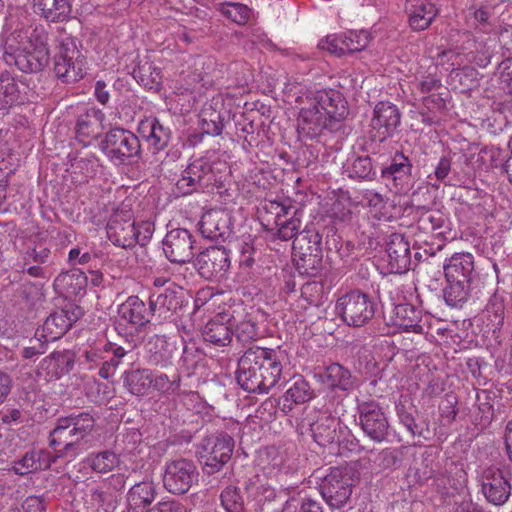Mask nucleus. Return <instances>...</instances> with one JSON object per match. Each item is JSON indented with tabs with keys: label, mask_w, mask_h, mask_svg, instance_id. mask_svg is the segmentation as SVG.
Instances as JSON below:
<instances>
[{
	"label": "nucleus",
	"mask_w": 512,
	"mask_h": 512,
	"mask_svg": "<svg viewBox=\"0 0 512 512\" xmlns=\"http://www.w3.org/2000/svg\"><path fill=\"white\" fill-rule=\"evenodd\" d=\"M135 223L130 221L120 222L111 220L107 225V236L110 241L119 247L128 248L135 243Z\"/></svg>",
	"instance_id": "35"
},
{
	"label": "nucleus",
	"mask_w": 512,
	"mask_h": 512,
	"mask_svg": "<svg viewBox=\"0 0 512 512\" xmlns=\"http://www.w3.org/2000/svg\"><path fill=\"white\" fill-rule=\"evenodd\" d=\"M482 492L494 505H503L511 494V485L505 473L495 467L486 468L481 475Z\"/></svg>",
	"instance_id": "15"
},
{
	"label": "nucleus",
	"mask_w": 512,
	"mask_h": 512,
	"mask_svg": "<svg viewBox=\"0 0 512 512\" xmlns=\"http://www.w3.org/2000/svg\"><path fill=\"white\" fill-rule=\"evenodd\" d=\"M266 209L269 213L275 216V225L278 224V222H282L286 219H289L288 217H291L294 211H298L291 205L278 201L269 202V204L266 206Z\"/></svg>",
	"instance_id": "57"
},
{
	"label": "nucleus",
	"mask_w": 512,
	"mask_h": 512,
	"mask_svg": "<svg viewBox=\"0 0 512 512\" xmlns=\"http://www.w3.org/2000/svg\"><path fill=\"white\" fill-rule=\"evenodd\" d=\"M10 13L4 25L3 59L25 73H36L49 63L48 34L42 25L18 21Z\"/></svg>",
	"instance_id": "1"
},
{
	"label": "nucleus",
	"mask_w": 512,
	"mask_h": 512,
	"mask_svg": "<svg viewBox=\"0 0 512 512\" xmlns=\"http://www.w3.org/2000/svg\"><path fill=\"white\" fill-rule=\"evenodd\" d=\"M347 53H354L365 49L370 42V34L365 30L348 31L343 33Z\"/></svg>",
	"instance_id": "51"
},
{
	"label": "nucleus",
	"mask_w": 512,
	"mask_h": 512,
	"mask_svg": "<svg viewBox=\"0 0 512 512\" xmlns=\"http://www.w3.org/2000/svg\"><path fill=\"white\" fill-rule=\"evenodd\" d=\"M399 124L400 113L394 104L383 101L375 106L371 126L377 140L383 141L392 136Z\"/></svg>",
	"instance_id": "18"
},
{
	"label": "nucleus",
	"mask_w": 512,
	"mask_h": 512,
	"mask_svg": "<svg viewBox=\"0 0 512 512\" xmlns=\"http://www.w3.org/2000/svg\"><path fill=\"white\" fill-rule=\"evenodd\" d=\"M409 24L414 30L429 27L438 11L435 5L427 0H409Z\"/></svg>",
	"instance_id": "32"
},
{
	"label": "nucleus",
	"mask_w": 512,
	"mask_h": 512,
	"mask_svg": "<svg viewBox=\"0 0 512 512\" xmlns=\"http://www.w3.org/2000/svg\"><path fill=\"white\" fill-rule=\"evenodd\" d=\"M105 114L97 108H90L78 117L76 123V139L88 146L101 135L104 129Z\"/></svg>",
	"instance_id": "21"
},
{
	"label": "nucleus",
	"mask_w": 512,
	"mask_h": 512,
	"mask_svg": "<svg viewBox=\"0 0 512 512\" xmlns=\"http://www.w3.org/2000/svg\"><path fill=\"white\" fill-rule=\"evenodd\" d=\"M311 398L309 384L303 380H296L284 395L282 410L285 412L292 410V404H300Z\"/></svg>",
	"instance_id": "42"
},
{
	"label": "nucleus",
	"mask_w": 512,
	"mask_h": 512,
	"mask_svg": "<svg viewBox=\"0 0 512 512\" xmlns=\"http://www.w3.org/2000/svg\"><path fill=\"white\" fill-rule=\"evenodd\" d=\"M152 372L148 369L130 370L123 374V383L135 396H145L151 389Z\"/></svg>",
	"instance_id": "37"
},
{
	"label": "nucleus",
	"mask_w": 512,
	"mask_h": 512,
	"mask_svg": "<svg viewBox=\"0 0 512 512\" xmlns=\"http://www.w3.org/2000/svg\"><path fill=\"white\" fill-rule=\"evenodd\" d=\"M299 112L296 127L299 136L314 138L331 120L344 116L345 106L341 94L333 89L310 90L298 97Z\"/></svg>",
	"instance_id": "3"
},
{
	"label": "nucleus",
	"mask_w": 512,
	"mask_h": 512,
	"mask_svg": "<svg viewBox=\"0 0 512 512\" xmlns=\"http://www.w3.org/2000/svg\"><path fill=\"white\" fill-rule=\"evenodd\" d=\"M150 512H186L184 506L175 501H163L157 505Z\"/></svg>",
	"instance_id": "64"
},
{
	"label": "nucleus",
	"mask_w": 512,
	"mask_h": 512,
	"mask_svg": "<svg viewBox=\"0 0 512 512\" xmlns=\"http://www.w3.org/2000/svg\"><path fill=\"white\" fill-rule=\"evenodd\" d=\"M191 234L186 229H173L163 240L165 256L173 263H186L193 257Z\"/></svg>",
	"instance_id": "17"
},
{
	"label": "nucleus",
	"mask_w": 512,
	"mask_h": 512,
	"mask_svg": "<svg viewBox=\"0 0 512 512\" xmlns=\"http://www.w3.org/2000/svg\"><path fill=\"white\" fill-rule=\"evenodd\" d=\"M198 472L193 462L177 459L166 464L163 483L173 494H184L197 481Z\"/></svg>",
	"instance_id": "12"
},
{
	"label": "nucleus",
	"mask_w": 512,
	"mask_h": 512,
	"mask_svg": "<svg viewBox=\"0 0 512 512\" xmlns=\"http://www.w3.org/2000/svg\"><path fill=\"white\" fill-rule=\"evenodd\" d=\"M183 291L174 284L150 297V310L162 319L169 318L181 307Z\"/></svg>",
	"instance_id": "24"
},
{
	"label": "nucleus",
	"mask_w": 512,
	"mask_h": 512,
	"mask_svg": "<svg viewBox=\"0 0 512 512\" xmlns=\"http://www.w3.org/2000/svg\"><path fill=\"white\" fill-rule=\"evenodd\" d=\"M397 414L400 422L406 427V429L411 433L412 436L427 438V434H429V429L415 430L413 427L415 424V420L411 414L405 412L402 408H397Z\"/></svg>",
	"instance_id": "59"
},
{
	"label": "nucleus",
	"mask_w": 512,
	"mask_h": 512,
	"mask_svg": "<svg viewBox=\"0 0 512 512\" xmlns=\"http://www.w3.org/2000/svg\"><path fill=\"white\" fill-rule=\"evenodd\" d=\"M301 226V215L298 211H294L293 215L282 222L276 224L277 235L280 239L287 241L294 238Z\"/></svg>",
	"instance_id": "49"
},
{
	"label": "nucleus",
	"mask_w": 512,
	"mask_h": 512,
	"mask_svg": "<svg viewBox=\"0 0 512 512\" xmlns=\"http://www.w3.org/2000/svg\"><path fill=\"white\" fill-rule=\"evenodd\" d=\"M441 79L437 76L436 66L429 65L427 69L420 67L410 82V89L415 100L441 89Z\"/></svg>",
	"instance_id": "30"
},
{
	"label": "nucleus",
	"mask_w": 512,
	"mask_h": 512,
	"mask_svg": "<svg viewBox=\"0 0 512 512\" xmlns=\"http://www.w3.org/2000/svg\"><path fill=\"white\" fill-rule=\"evenodd\" d=\"M287 364L288 356L280 348H252L239 359L236 379L247 392L268 393L279 384Z\"/></svg>",
	"instance_id": "2"
},
{
	"label": "nucleus",
	"mask_w": 512,
	"mask_h": 512,
	"mask_svg": "<svg viewBox=\"0 0 512 512\" xmlns=\"http://www.w3.org/2000/svg\"><path fill=\"white\" fill-rule=\"evenodd\" d=\"M229 252L224 247H210L197 260L199 273L206 279L222 278L230 267Z\"/></svg>",
	"instance_id": "16"
},
{
	"label": "nucleus",
	"mask_w": 512,
	"mask_h": 512,
	"mask_svg": "<svg viewBox=\"0 0 512 512\" xmlns=\"http://www.w3.org/2000/svg\"><path fill=\"white\" fill-rule=\"evenodd\" d=\"M320 236L318 233L303 231L300 236H297L293 242L294 249H300L304 257H309V261H312V265L320 261ZM305 261V258H303Z\"/></svg>",
	"instance_id": "39"
},
{
	"label": "nucleus",
	"mask_w": 512,
	"mask_h": 512,
	"mask_svg": "<svg viewBox=\"0 0 512 512\" xmlns=\"http://www.w3.org/2000/svg\"><path fill=\"white\" fill-rule=\"evenodd\" d=\"M335 311L348 325L361 327L372 319L375 307L367 294L354 290L338 298Z\"/></svg>",
	"instance_id": "6"
},
{
	"label": "nucleus",
	"mask_w": 512,
	"mask_h": 512,
	"mask_svg": "<svg viewBox=\"0 0 512 512\" xmlns=\"http://www.w3.org/2000/svg\"><path fill=\"white\" fill-rule=\"evenodd\" d=\"M318 47L321 50L327 51L336 56H341L347 53V49H345V36L343 33H335L324 37L319 41Z\"/></svg>",
	"instance_id": "50"
},
{
	"label": "nucleus",
	"mask_w": 512,
	"mask_h": 512,
	"mask_svg": "<svg viewBox=\"0 0 512 512\" xmlns=\"http://www.w3.org/2000/svg\"><path fill=\"white\" fill-rule=\"evenodd\" d=\"M234 449V440L227 434L212 435L202 440L198 448L199 461L207 474L222 469L230 460Z\"/></svg>",
	"instance_id": "7"
},
{
	"label": "nucleus",
	"mask_w": 512,
	"mask_h": 512,
	"mask_svg": "<svg viewBox=\"0 0 512 512\" xmlns=\"http://www.w3.org/2000/svg\"><path fill=\"white\" fill-rule=\"evenodd\" d=\"M301 434L310 431L314 440L320 446H327L340 441L342 426L338 418L326 413L311 410L305 418L297 424Z\"/></svg>",
	"instance_id": "9"
},
{
	"label": "nucleus",
	"mask_w": 512,
	"mask_h": 512,
	"mask_svg": "<svg viewBox=\"0 0 512 512\" xmlns=\"http://www.w3.org/2000/svg\"><path fill=\"white\" fill-rule=\"evenodd\" d=\"M228 224L227 213L222 209H211L205 212L200 220V231L208 239H216L222 235Z\"/></svg>",
	"instance_id": "34"
},
{
	"label": "nucleus",
	"mask_w": 512,
	"mask_h": 512,
	"mask_svg": "<svg viewBox=\"0 0 512 512\" xmlns=\"http://www.w3.org/2000/svg\"><path fill=\"white\" fill-rule=\"evenodd\" d=\"M101 148L111 161L122 164L127 158L138 154L140 143L133 133L116 128L107 133Z\"/></svg>",
	"instance_id": "11"
},
{
	"label": "nucleus",
	"mask_w": 512,
	"mask_h": 512,
	"mask_svg": "<svg viewBox=\"0 0 512 512\" xmlns=\"http://www.w3.org/2000/svg\"><path fill=\"white\" fill-rule=\"evenodd\" d=\"M90 467L98 473H107L119 464L118 456L111 451L90 455L88 457Z\"/></svg>",
	"instance_id": "46"
},
{
	"label": "nucleus",
	"mask_w": 512,
	"mask_h": 512,
	"mask_svg": "<svg viewBox=\"0 0 512 512\" xmlns=\"http://www.w3.org/2000/svg\"><path fill=\"white\" fill-rule=\"evenodd\" d=\"M315 376L331 389L348 391L353 388L354 381L350 371L339 363H332L318 371Z\"/></svg>",
	"instance_id": "27"
},
{
	"label": "nucleus",
	"mask_w": 512,
	"mask_h": 512,
	"mask_svg": "<svg viewBox=\"0 0 512 512\" xmlns=\"http://www.w3.org/2000/svg\"><path fill=\"white\" fill-rule=\"evenodd\" d=\"M381 265L387 273H405L411 264L410 245L402 234H391L381 256Z\"/></svg>",
	"instance_id": "13"
},
{
	"label": "nucleus",
	"mask_w": 512,
	"mask_h": 512,
	"mask_svg": "<svg viewBox=\"0 0 512 512\" xmlns=\"http://www.w3.org/2000/svg\"><path fill=\"white\" fill-rule=\"evenodd\" d=\"M363 199L375 218L385 220L390 218L386 210L387 203L381 194L374 191H366Z\"/></svg>",
	"instance_id": "48"
},
{
	"label": "nucleus",
	"mask_w": 512,
	"mask_h": 512,
	"mask_svg": "<svg viewBox=\"0 0 512 512\" xmlns=\"http://www.w3.org/2000/svg\"><path fill=\"white\" fill-rule=\"evenodd\" d=\"M118 321L137 330L149 322V311L138 296H130L118 307Z\"/></svg>",
	"instance_id": "23"
},
{
	"label": "nucleus",
	"mask_w": 512,
	"mask_h": 512,
	"mask_svg": "<svg viewBox=\"0 0 512 512\" xmlns=\"http://www.w3.org/2000/svg\"><path fill=\"white\" fill-rule=\"evenodd\" d=\"M267 466H263V469L266 471L265 475H270V480L272 477H276L278 473L284 472L287 473V470L284 467L285 456L281 453H278L275 449H269L265 452Z\"/></svg>",
	"instance_id": "54"
},
{
	"label": "nucleus",
	"mask_w": 512,
	"mask_h": 512,
	"mask_svg": "<svg viewBox=\"0 0 512 512\" xmlns=\"http://www.w3.org/2000/svg\"><path fill=\"white\" fill-rule=\"evenodd\" d=\"M247 494V505L252 504L255 512L261 509L266 502L274 501L277 497V490L265 474H257L249 478L245 484Z\"/></svg>",
	"instance_id": "22"
},
{
	"label": "nucleus",
	"mask_w": 512,
	"mask_h": 512,
	"mask_svg": "<svg viewBox=\"0 0 512 512\" xmlns=\"http://www.w3.org/2000/svg\"><path fill=\"white\" fill-rule=\"evenodd\" d=\"M156 496L152 482L143 481L130 488L127 494L128 512H147Z\"/></svg>",
	"instance_id": "31"
},
{
	"label": "nucleus",
	"mask_w": 512,
	"mask_h": 512,
	"mask_svg": "<svg viewBox=\"0 0 512 512\" xmlns=\"http://www.w3.org/2000/svg\"><path fill=\"white\" fill-rule=\"evenodd\" d=\"M505 157L504 151L497 147H486L479 153V160L487 169L503 168Z\"/></svg>",
	"instance_id": "53"
},
{
	"label": "nucleus",
	"mask_w": 512,
	"mask_h": 512,
	"mask_svg": "<svg viewBox=\"0 0 512 512\" xmlns=\"http://www.w3.org/2000/svg\"><path fill=\"white\" fill-rule=\"evenodd\" d=\"M475 63L480 68H485L490 64L491 52L485 43H480L476 52L465 56V62Z\"/></svg>",
	"instance_id": "58"
},
{
	"label": "nucleus",
	"mask_w": 512,
	"mask_h": 512,
	"mask_svg": "<svg viewBox=\"0 0 512 512\" xmlns=\"http://www.w3.org/2000/svg\"><path fill=\"white\" fill-rule=\"evenodd\" d=\"M372 173V163L368 157H357L351 164L350 176L357 179H367Z\"/></svg>",
	"instance_id": "56"
},
{
	"label": "nucleus",
	"mask_w": 512,
	"mask_h": 512,
	"mask_svg": "<svg viewBox=\"0 0 512 512\" xmlns=\"http://www.w3.org/2000/svg\"><path fill=\"white\" fill-rule=\"evenodd\" d=\"M138 133L154 151L163 150L170 140V130L159 123L154 117L140 121Z\"/></svg>",
	"instance_id": "26"
},
{
	"label": "nucleus",
	"mask_w": 512,
	"mask_h": 512,
	"mask_svg": "<svg viewBox=\"0 0 512 512\" xmlns=\"http://www.w3.org/2000/svg\"><path fill=\"white\" fill-rule=\"evenodd\" d=\"M19 98V90L14 78L7 74L0 76V110L13 106Z\"/></svg>",
	"instance_id": "45"
},
{
	"label": "nucleus",
	"mask_w": 512,
	"mask_h": 512,
	"mask_svg": "<svg viewBox=\"0 0 512 512\" xmlns=\"http://www.w3.org/2000/svg\"><path fill=\"white\" fill-rule=\"evenodd\" d=\"M222 13L237 24H245L250 18L251 11L245 5L229 3L222 7Z\"/></svg>",
	"instance_id": "55"
},
{
	"label": "nucleus",
	"mask_w": 512,
	"mask_h": 512,
	"mask_svg": "<svg viewBox=\"0 0 512 512\" xmlns=\"http://www.w3.org/2000/svg\"><path fill=\"white\" fill-rule=\"evenodd\" d=\"M447 285L443 290L446 304L452 308H461L470 295V282L446 279Z\"/></svg>",
	"instance_id": "38"
},
{
	"label": "nucleus",
	"mask_w": 512,
	"mask_h": 512,
	"mask_svg": "<svg viewBox=\"0 0 512 512\" xmlns=\"http://www.w3.org/2000/svg\"><path fill=\"white\" fill-rule=\"evenodd\" d=\"M358 423L369 439L376 443L386 440L389 432L388 418L379 402L368 400H357Z\"/></svg>",
	"instance_id": "8"
},
{
	"label": "nucleus",
	"mask_w": 512,
	"mask_h": 512,
	"mask_svg": "<svg viewBox=\"0 0 512 512\" xmlns=\"http://www.w3.org/2000/svg\"><path fill=\"white\" fill-rule=\"evenodd\" d=\"M94 419L89 413H80L58 419L57 425L50 434V444L61 446L60 451L70 452L81 439L93 428Z\"/></svg>",
	"instance_id": "4"
},
{
	"label": "nucleus",
	"mask_w": 512,
	"mask_h": 512,
	"mask_svg": "<svg viewBox=\"0 0 512 512\" xmlns=\"http://www.w3.org/2000/svg\"><path fill=\"white\" fill-rule=\"evenodd\" d=\"M34 8L49 22H63L70 18L71 0H33Z\"/></svg>",
	"instance_id": "33"
},
{
	"label": "nucleus",
	"mask_w": 512,
	"mask_h": 512,
	"mask_svg": "<svg viewBox=\"0 0 512 512\" xmlns=\"http://www.w3.org/2000/svg\"><path fill=\"white\" fill-rule=\"evenodd\" d=\"M420 321L421 310L410 304L397 305L392 311L391 323L399 330L422 333L423 327Z\"/></svg>",
	"instance_id": "29"
},
{
	"label": "nucleus",
	"mask_w": 512,
	"mask_h": 512,
	"mask_svg": "<svg viewBox=\"0 0 512 512\" xmlns=\"http://www.w3.org/2000/svg\"><path fill=\"white\" fill-rule=\"evenodd\" d=\"M135 242L144 245L148 242L154 232V224L151 221H142L135 223Z\"/></svg>",
	"instance_id": "61"
},
{
	"label": "nucleus",
	"mask_w": 512,
	"mask_h": 512,
	"mask_svg": "<svg viewBox=\"0 0 512 512\" xmlns=\"http://www.w3.org/2000/svg\"><path fill=\"white\" fill-rule=\"evenodd\" d=\"M92 500L101 506H111L116 500V495L114 492H112L110 487H107L105 484H103L102 487L93 491Z\"/></svg>",
	"instance_id": "60"
},
{
	"label": "nucleus",
	"mask_w": 512,
	"mask_h": 512,
	"mask_svg": "<svg viewBox=\"0 0 512 512\" xmlns=\"http://www.w3.org/2000/svg\"><path fill=\"white\" fill-rule=\"evenodd\" d=\"M412 164L402 153L396 154L391 164L382 170L384 178L393 181V187L398 193H407L414 185Z\"/></svg>",
	"instance_id": "19"
},
{
	"label": "nucleus",
	"mask_w": 512,
	"mask_h": 512,
	"mask_svg": "<svg viewBox=\"0 0 512 512\" xmlns=\"http://www.w3.org/2000/svg\"><path fill=\"white\" fill-rule=\"evenodd\" d=\"M231 317L227 313L217 314L204 326L202 335L205 341L215 346H227L232 340V330L229 325Z\"/></svg>",
	"instance_id": "25"
},
{
	"label": "nucleus",
	"mask_w": 512,
	"mask_h": 512,
	"mask_svg": "<svg viewBox=\"0 0 512 512\" xmlns=\"http://www.w3.org/2000/svg\"><path fill=\"white\" fill-rule=\"evenodd\" d=\"M213 182H216L213 162L207 157H201L188 165L176 185L182 194H189L197 187H205Z\"/></svg>",
	"instance_id": "14"
},
{
	"label": "nucleus",
	"mask_w": 512,
	"mask_h": 512,
	"mask_svg": "<svg viewBox=\"0 0 512 512\" xmlns=\"http://www.w3.org/2000/svg\"><path fill=\"white\" fill-rule=\"evenodd\" d=\"M86 278L80 273H62L54 281V286L66 296L78 295L84 290Z\"/></svg>",
	"instance_id": "41"
},
{
	"label": "nucleus",
	"mask_w": 512,
	"mask_h": 512,
	"mask_svg": "<svg viewBox=\"0 0 512 512\" xmlns=\"http://www.w3.org/2000/svg\"><path fill=\"white\" fill-rule=\"evenodd\" d=\"M352 475L350 468L334 467L324 477L321 494L331 508H341L348 502L352 493Z\"/></svg>",
	"instance_id": "10"
},
{
	"label": "nucleus",
	"mask_w": 512,
	"mask_h": 512,
	"mask_svg": "<svg viewBox=\"0 0 512 512\" xmlns=\"http://www.w3.org/2000/svg\"><path fill=\"white\" fill-rule=\"evenodd\" d=\"M236 337L243 342L253 340L257 337L256 325L251 321H242L236 327Z\"/></svg>",
	"instance_id": "62"
},
{
	"label": "nucleus",
	"mask_w": 512,
	"mask_h": 512,
	"mask_svg": "<svg viewBox=\"0 0 512 512\" xmlns=\"http://www.w3.org/2000/svg\"><path fill=\"white\" fill-rule=\"evenodd\" d=\"M221 503L226 512H248L236 487H226L221 493Z\"/></svg>",
	"instance_id": "47"
},
{
	"label": "nucleus",
	"mask_w": 512,
	"mask_h": 512,
	"mask_svg": "<svg viewBox=\"0 0 512 512\" xmlns=\"http://www.w3.org/2000/svg\"><path fill=\"white\" fill-rule=\"evenodd\" d=\"M446 216L440 210H426L419 217V226L426 231H435L444 226Z\"/></svg>",
	"instance_id": "52"
},
{
	"label": "nucleus",
	"mask_w": 512,
	"mask_h": 512,
	"mask_svg": "<svg viewBox=\"0 0 512 512\" xmlns=\"http://www.w3.org/2000/svg\"><path fill=\"white\" fill-rule=\"evenodd\" d=\"M27 255L35 262L44 263L49 258L50 248L45 243L40 242L29 250Z\"/></svg>",
	"instance_id": "63"
},
{
	"label": "nucleus",
	"mask_w": 512,
	"mask_h": 512,
	"mask_svg": "<svg viewBox=\"0 0 512 512\" xmlns=\"http://www.w3.org/2000/svg\"><path fill=\"white\" fill-rule=\"evenodd\" d=\"M70 328L69 318L64 312L52 313L42 326V334L46 341H54L63 336Z\"/></svg>",
	"instance_id": "40"
},
{
	"label": "nucleus",
	"mask_w": 512,
	"mask_h": 512,
	"mask_svg": "<svg viewBox=\"0 0 512 512\" xmlns=\"http://www.w3.org/2000/svg\"><path fill=\"white\" fill-rule=\"evenodd\" d=\"M418 101H421L428 111V113H421L422 121L428 125L438 122L439 119L437 118L436 113L445 107V98L443 97V93L438 90L428 95L421 96Z\"/></svg>",
	"instance_id": "43"
},
{
	"label": "nucleus",
	"mask_w": 512,
	"mask_h": 512,
	"mask_svg": "<svg viewBox=\"0 0 512 512\" xmlns=\"http://www.w3.org/2000/svg\"><path fill=\"white\" fill-rule=\"evenodd\" d=\"M465 63V56L455 50H444L437 54L436 64L433 66H441L444 70L455 72V76L459 77L464 88H472L477 84V71L471 67H465L462 70L458 68Z\"/></svg>",
	"instance_id": "20"
},
{
	"label": "nucleus",
	"mask_w": 512,
	"mask_h": 512,
	"mask_svg": "<svg viewBox=\"0 0 512 512\" xmlns=\"http://www.w3.org/2000/svg\"><path fill=\"white\" fill-rule=\"evenodd\" d=\"M135 78L147 89L157 90L162 82V72L159 67L151 63H145L139 66L135 72Z\"/></svg>",
	"instance_id": "44"
},
{
	"label": "nucleus",
	"mask_w": 512,
	"mask_h": 512,
	"mask_svg": "<svg viewBox=\"0 0 512 512\" xmlns=\"http://www.w3.org/2000/svg\"><path fill=\"white\" fill-rule=\"evenodd\" d=\"M54 71L64 82H75L85 75L86 61L74 38L64 36L59 41L58 52L54 57Z\"/></svg>",
	"instance_id": "5"
},
{
	"label": "nucleus",
	"mask_w": 512,
	"mask_h": 512,
	"mask_svg": "<svg viewBox=\"0 0 512 512\" xmlns=\"http://www.w3.org/2000/svg\"><path fill=\"white\" fill-rule=\"evenodd\" d=\"M51 456L43 450H34L25 454V456L14 463L13 470L16 474L26 475L38 470H45L51 465Z\"/></svg>",
	"instance_id": "36"
},
{
	"label": "nucleus",
	"mask_w": 512,
	"mask_h": 512,
	"mask_svg": "<svg viewBox=\"0 0 512 512\" xmlns=\"http://www.w3.org/2000/svg\"><path fill=\"white\" fill-rule=\"evenodd\" d=\"M474 271V257L471 253H455L444 264L446 279L471 282Z\"/></svg>",
	"instance_id": "28"
}]
</instances>
